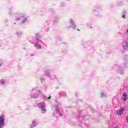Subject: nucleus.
<instances>
[{
    "instance_id": "29",
    "label": "nucleus",
    "mask_w": 128,
    "mask_h": 128,
    "mask_svg": "<svg viewBox=\"0 0 128 128\" xmlns=\"http://www.w3.org/2000/svg\"><path fill=\"white\" fill-rule=\"evenodd\" d=\"M24 18V16L22 17V18Z\"/></svg>"
},
{
    "instance_id": "28",
    "label": "nucleus",
    "mask_w": 128,
    "mask_h": 128,
    "mask_svg": "<svg viewBox=\"0 0 128 128\" xmlns=\"http://www.w3.org/2000/svg\"><path fill=\"white\" fill-rule=\"evenodd\" d=\"M86 128H88V126H86Z\"/></svg>"
},
{
    "instance_id": "31",
    "label": "nucleus",
    "mask_w": 128,
    "mask_h": 128,
    "mask_svg": "<svg viewBox=\"0 0 128 128\" xmlns=\"http://www.w3.org/2000/svg\"><path fill=\"white\" fill-rule=\"evenodd\" d=\"M60 94H62V93H60Z\"/></svg>"
},
{
    "instance_id": "2",
    "label": "nucleus",
    "mask_w": 128,
    "mask_h": 128,
    "mask_svg": "<svg viewBox=\"0 0 128 128\" xmlns=\"http://www.w3.org/2000/svg\"><path fill=\"white\" fill-rule=\"evenodd\" d=\"M42 94V91L40 90H37L35 94H31V98H38V96Z\"/></svg>"
},
{
    "instance_id": "16",
    "label": "nucleus",
    "mask_w": 128,
    "mask_h": 128,
    "mask_svg": "<svg viewBox=\"0 0 128 128\" xmlns=\"http://www.w3.org/2000/svg\"><path fill=\"white\" fill-rule=\"evenodd\" d=\"M52 98V96H50L48 98V100H50Z\"/></svg>"
},
{
    "instance_id": "25",
    "label": "nucleus",
    "mask_w": 128,
    "mask_h": 128,
    "mask_svg": "<svg viewBox=\"0 0 128 128\" xmlns=\"http://www.w3.org/2000/svg\"><path fill=\"white\" fill-rule=\"evenodd\" d=\"M54 116V114L53 113Z\"/></svg>"
},
{
    "instance_id": "10",
    "label": "nucleus",
    "mask_w": 128,
    "mask_h": 128,
    "mask_svg": "<svg viewBox=\"0 0 128 128\" xmlns=\"http://www.w3.org/2000/svg\"><path fill=\"white\" fill-rule=\"evenodd\" d=\"M45 75L46 76H48V78H50V72L48 70L46 71L45 72Z\"/></svg>"
},
{
    "instance_id": "7",
    "label": "nucleus",
    "mask_w": 128,
    "mask_h": 128,
    "mask_svg": "<svg viewBox=\"0 0 128 128\" xmlns=\"http://www.w3.org/2000/svg\"><path fill=\"white\" fill-rule=\"evenodd\" d=\"M70 23H71L73 28H76V24H74V20H72V19L70 20Z\"/></svg>"
},
{
    "instance_id": "30",
    "label": "nucleus",
    "mask_w": 128,
    "mask_h": 128,
    "mask_svg": "<svg viewBox=\"0 0 128 128\" xmlns=\"http://www.w3.org/2000/svg\"><path fill=\"white\" fill-rule=\"evenodd\" d=\"M32 90H34V89H32Z\"/></svg>"
},
{
    "instance_id": "18",
    "label": "nucleus",
    "mask_w": 128,
    "mask_h": 128,
    "mask_svg": "<svg viewBox=\"0 0 128 128\" xmlns=\"http://www.w3.org/2000/svg\"><path fill=\"white\" fill-rule=\"evenodd\" d=\"M56 112H58V108H57V110H56Z\"/></svg>"
},
{
    "instance_id": "14",
    "label": "nucleus",
    "mask_w": 128,
    "mask_h": 128,
    "mask_svg": "<svg viewBox=\"0 0 128 128\" xmlns=\"http://www.w3.org/2000/svg\"><path fill=\"white\" fill-rule=\"evenodd\" d=\"M20 34H22V33H21V32H20V33L17 32V35H18V36H20Z\"/></svg>"
},
{
    "instance_id": "19",
    "label": "nucleus",
    "mask_w": 128,
    "mask_h": 128,
    "mask_svg": "<svg viewBox=\"0 0 128 128\" xmlns=\"http://www.w3.org/2000/svg\"><path fill=\"white\" fill-rule=\"evenodd\" d=\"M1 66H2V63H0V67Z\"/></svg>"
},
{
    "instance_id": "3",
    "label": "nucleus",
    "mask_w": 128,
    "mask_h": 128,
    "mask_svg": "<svg viewBox=\"0 0 128 128\" xmlns=\"http://www.w3.org/2000/svg\"><path fill=\"white\" fill-rule=\"evenodd\" d=\"M4 126V116L2 114L0 116V128Z\"/></svg>"
},
{
    "instance_id": "1",
    "label": "nucleus",
    "mask_w": 128,
    "mask_h": 128,
    "mask_svg": "<svg viewBox=\"0 0 128 128\" xmlns=\"http://www.w3.org/2000/svg\"><path fill=\"white\" fill-rule=\"evenodd\" d=\"M38 106L42 111L44 112L43 114L46 112V104L44 102H40L38 104Z\"/></svg>"
},
{
    "instance_id": "23",
    "label": "nucleus",
    "mask_w": 128,
    "mask_h": 128,
    "mask_svg": "<svg viewBox=\"0 0 128 128\" xmlns=\"http://www.w3.org/2000/svg\"><path fill=\"white\" fill-rule=\"evenodd\" d=\"M77 30H78L80 31V30H79V29H77Z\"/></svg>"
},
{
    "instance_id": "27",
    "label": "nucleus",
    "mask_w": 128,
    "mask_h": 128,
    "mask_svg": "<svg viewBox=\"0 0 128 128\" xmlns=\"http://www.w3.org/2000/svg\"><path fill=\"white\" fill-rule=\"evenodd\" d=\"M31 56H33L32 54Z\"/></svg>"
},
{
    "instance_id": "15",
    "label": "nucleus",
    "mask_w": 128,
    "mask_h": 128,
    "mask_svg": "<svg viewBox=\"0 0 128 128\" xmlns=\"http://www.w3.org/2000/svg\"><path fill=\"white\" fill-rule=\"evenodd\" d=\"M44 78H41V81L42 82H44Z\"/></svg>"
},
{
    "instance_id": "4",
    "label": "nucleus",
    "mask_w": 128,
    "mask_h": 128,
    "mask_svg": "<svg viewBox=\"0 0 128 128\" xmlns=\"http://www.w3.org/2000/svg\"><path fill=\"white\" fill-rule=\"evenodd\" d=\"M36 40L38 42H36V44H35L36 48H39V49L42 48V46L39 44H38V42H42V40H38V38H36Z\"/></svg>"
},
{
    "instance_id": "21",
    "label": "nucleus",
    "mask_w": 128,
    "mask_h": 128,
    "mask_svg": "<svg viewBox=\"0 0 128 128\" xmlns=\"http://www.w3.org/2000/svg\"><path fill=\"white\" fill-rule=\"evenodd\" d=\"M123 13L126 14V12H125V11H124V12H123Z\"/></svg>"
},
{
    "instance_id": "22",
    "label": "nucleus",
    "mask_w": 128,
    "mask_h": 128,
    "mask_svg": "<svg viewBox=\"0 0 128 128\" xmlns=\"http://www.w3.org/2000/svg\"><path fill=\"white\" fill-rule=\"evenodd\" d=\"M63 116V114H61V116Z\"/></svg>"
},
{
    "instance_id": "11",
    "label": "nucleus",
    "mask_w": 128,
    "mask_h": 128,
    "mask_svg": "<svg viewBox=\"0 0 128 128\" xmlns=\"http://www.w3.org/2000/svg\"><path fill=\"white\" fill-rule=\"evenodd\" d=\"M0 83L1 84H5L4 80H0Z\"/></svg>"
},
{
    "instance_id": "9",
    "label": "nucleus",
    "mask_w": 128,
    "mask_h": 128,
    "mask_svg": "<svg viewBox=\"0 0 128 128\" xmlns=\"http://www.w3.org/2000/svg\"><path fill=\"white\" fill-rule=\"evenodd\" d=\"M36 126V121L34 120L32 122V124L30 126V128H34V126Z\"/></svg>"
},
{
    "instance_id": "12",
    "label": "nucleus",
    "mask_w": 128,
    "mask_h": 128,
    "mask_svg": "<svg viewBox=\"0 0 128 128\" xmlns=\"http://www.w3.org/2000/svg\"><path fill=\"white\" fill-rule=\"evenodd\" d=\"M26 22V18H24L23 19L22 22L24 23V22Z\"/></svg>"
},
{
    "instance_id": "20",
    "label": "nucleus",
    "mask_w": 128,
    "mask_h": 128,
    "mask_svg": "<svg viewBox=\"0 0 128 128\" xmlns=\"http://www.w3.org/2000/svg\"><path fill=\"white\" fill-rule=\"evenodd\" d=\"M102 96H104V93H102Z\"/></svg>"
},
{
    "instance_id": "6",
    "label": "nucleus",
    "mask_w": 128,
    "mask_h": 128,
    "mask_svg": "<svg viewBox=\"0 0 128 128\" xmlns=\"http://www.w3.org/2000/svg\"><path fill=\"white\" fill-rule=\"evenodd\" d=\"M122 46L124 50H128V43H126V42H124L122 44Z\"/></svg>"
},
{
    "instance_id": "26",
    "label": "nucleus",
    "mask_w": 128,
    "mask_h": 128,
    "mask_svg": "<svg viewBox=\"0 0 128 128\" xmlns=\"http://www.w3.org/2000/svg\"><path fill=\"white\" fill-rule=\"evenodd\" d=\"M70 28H72V26H70Z\"/></svg>"
},
{
    "instance_id": "13",
    "label": "nucleus",
    "mask_w": 128,
    "mask_h": 128,
    "mask_svg": "<svg viewBox=\"0 0 128 128\" xmlns=\"http://www.w3.org/2000/svg\"><path fill=\"white\" fill-rule=\"evenodd\" d=\"M122 18H126V15L124 14H123L122 16Z\"/></svg>"
},
{
    "instance_id": "24",
    "label": "nucleus",
    "mask_w": 128,
    "mask_h": 128,
    "mask_svg": "<svg viewBox=\"0 0 128 128\" xmlns=\"http://www.w3.org/2000/svg\"><path fill=\"white\" fill-rule=\"evenodd\" d=\"M36 36H38V34H36Z\"/></svg>"
},
{
    "instance_id": "17",
    "label": "nucleus",
    "mask_w": 128,
    "mask_h": 128,
    "mask_svg": "<svg viewBox=\"0 0 128 128\" xmlns=\"http://www.w3.org/2000/svg\"><path fill=\"white\" fill-rule=\"evenodd\" d=\"M20 20V18H17L16 19V20Z\"/></svg>"
},
{
    "instance_id": "5",
    "label": "nucleus",
    "mask_w": 128,
    "mask_h": 128,
    "mask_svg": "<svg viewBox=\"0 0 128 128\" xmlns=\"http://www.w3.org/2000/svg\"><path fill=\"white\" fill-rule=\"evenodd\" d=\"M124 110H126L125 108H122L120 110H118L116 111V114H118V116H122V114L124 112Z\"/></svg>"
},
{
    "instance_id": "8",
    "label": "nucleus",
    "mask_w": 128,
    "mask_h": 128,
    "mask_svg": "<svg viewBox=\"0 0 128 128\" xmlns=\"http://www.w3.org/2000/svg\"><path fill=\"white\" fill-rule=\"evenodd\" d=\"M128 98V96L126 95V92H124L123 94V97H122V99H123V100H126V98Z\"/></svg>"
}]
</instances>
